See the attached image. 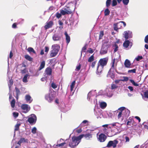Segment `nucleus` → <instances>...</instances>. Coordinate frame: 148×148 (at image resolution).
I'll return each instance as SVG.
<instances>
[{
    "instance_id": "43",
    "label": "nucleus",
    "mask_w": 148,
    "mask_h": 148,
    "mask_svg": "<svg viewBox=\"0 0 148 148\" xmlns=\"http://www.w3.org/2000/svg\"><path fill=\"white\" fill-rule=\"evenodd\" d=\"M28 72V71L25 68L23 70H21V73L22 74H24L25 73L27 72Z\"/></svg>"
},
{
    "instance_id": "37",
    "label": "nucleus",
    "mask_w": 148,
    "mask_h": 148,
    "mask_svg": "<svg viewBox=\"0 0 148 148\" xmlns=\"http://www.w3.org/2000/svg\"><path fill=\"white\" fill-rule=\"evenodd\" d=\"M130 81L134 86H139V84L135 83L133 80L130 79Z\"/></svg>"
},
{
    "instance_id": "52",
    "label": "nucleus",
    "mask_w": 148,
    "mask_h": 148,
    "mask_svg": "<svg viewBox=\"0 0 148 148\" xmlns=\"http://www.w3.org/2000/svg\"><path fill=\"white\" fill-rule=\"evenodd\" d=\"M122 1L125 5H127L129 2V0H123Z\"/></svg>"
},
{
    "instance_id": "10",
    "label": "nucleus",
    "mask_w": 148,
    "mask_h": 148,
    "mask_svg": "<svg viewBox=\"0 0 148 148\" xmlns=\"http://www.w3.org/2000/svg\"><path fill=\"white\" fill-rule=\"evenodd\" d=\"M130 45V48L132 45V43L128 40H125L123 43V46L124 49H128V47Z\"/></svg>"
},
{
    "instance_id": "46",
    "label": "nucleus",
    "mask_w": 148,
    "mask_h": 148,
    "mask_svg": "<svg viewBox=\"0 0 148 148\" xmlns=\"http://www.w3.org/2000/svg\"><path fill=\"white\" fill-rule=\"evenodd\" d=\"M117 4V2L116 0H113L112 1V6H114L116 5Z\"/></svg>"
},
{
    "instance_id": "60",
    "label": "nucleus",
    "mask_w": 148,
    "mask_h": 148,
    "mask_svg": "<svg viewBox=\"0 0 148 148\" xmlns=\"http://www.w3.org/2000/svg\"><path fill=\"white\" fill-rule=\"evenodd\" d=\"M144 95L145 97L148 98V91H146L144 92Z\"/></svg>"
},
{
    "instance_id": "3",
    "label": "nucleus",
    "mask_w": 148,
    "mask_h": 148,
    "mask_svg": "<svg viewBox=\"0 0 148 148\" xmlns=\"http://www.w3.org/2000/svg\"><path fill=\"white\" fill-rule=\"evenodd\" d=\"M108 60V57L100 59L98 62L97 64L104 67L107 65Z\"/></svg>"
},
{
    "instance_id": "24",
    "label": "nucleus",
    "mask_w": 148,
    "mask_h": 148,
    "mask_svg": "<svg viewBox=\"0 0 148 148\" xmlns=\"http://www.w3.org/2000/svg\"><path fill=\"white\" fill-rule=\"evenodd\" d=\"M24 58L27 60L32 61L33 60V58L31 57L30 56L28 55H26L25 56Z\"/></svg>"
},
{
    "instance_id": "59",
    "label": "nucleus",
    "mask_w": 148,
    "mask_h": 148,
    "mask_svg": "<svg viewBox=\"0 0 148 148\" xmlns=\"http://www.w3.org/2000/svg\"><path fill=\"white\" fill-rule=\"evenodd\" d=\"M17 24L16 23H14L12 25V27L13 28H17Z\"/></svg>"
},
{
    "instance_id": "50",
    "label": "nucleus",
    "mask_w": 148,
    "mask_h": 148,
    "mask_svg": "<svg viewBox=\"0 0 148 148\" xmlns=\"http://www.w3.org/2000/svg\"><path fill=\"white\" fill-rule=\"evenodd\" d=\"M104 35L103 32V31H100L99 35V39H101Z\"/></svg>"
},
{
    "instance_id": "18",
    "label": "nucleus",
    "mask_w": 148,
    "mask_h": 148,
    "mask_svg": "<svg viewBox=\"0 0 148 148\" xmlns=\"http://www.w3.org/2000/svg\"><path fill=\"white\" fill-rule=\"evenodd\" d=\"M45 61H42L40 63L39 67L38 69V71H40L44 68L45 66Z\"/></svg>"
},
{
    "instance_id": "11",
    "label": "nucleus",
    "mask_w": 148,
    "mask_h": 148,
    "mask_svg": "<svg viewBox=\"0 0 148 148\" xmlns=\"http://www.w3.org/2000/svg\"><path fill=\"white\" fill-rule=\"evenodd\" d=\"M125 109V107H122L119 108L117 111V112L119 113L118 115V118L119 119L121 117L122 115L123 116V112L124 111V110Z\"/></svg>"
},
{
    "instance_id": "53",
    "label": "nucleus",
    "mask_w": 148,
    "mask_h": 148,
    "mask_svg": "<svg viewBox=\"0 0 148 148\" xmlns=\"http://www.w3.org/2000/svg\"><path fill=\"white\" fill-rule=\"evenodd\" d=\"M65 144H66L65 143H63L60 144H58L56 146L58 147H62Z\"/></svg>"
},
{
    "instance_id": "5",
    "label": "nucleus",
    "mask_w": 148,
    "mask_h": 148,
    "mask_svg": "<svg viewBox=\"0 0 148 148\" xmlns=\"http://www.w3.org/2000/svg\"><path fill=\"white\" fill-rule=\"evenodd\" d=\"M110 46L109 44H104L101 49L100 51V53L102 54H104L107 53L108 48Z\"/></svg>"
},
{
    "instance_id": "35",
    "label": "nucleus",
    "mask_w": 148,
    "mask_h": 148,
    "mask_svg": "<svg viewBox=\"0 0 148 148\" xmlns=\"http://www.w3.org/2000/svg\"><path fill=\"white\" fill-rule=\"evenodd\" d=\"M123 35L124 37L125 38L126 40H127V39L128 38L129 36L128 33H127V31H125L124 32Z\"/></svg>"
},
{
    "instance_id": "34",
    "label": "nucleus",
    "mask_w": 148,
    "mask_h": 148,
    "mask_svg": "<svg viewBox=\"0 0 148 148\" xmlns=\"http://www.w3.org/2000/svg\"><path fill=\"white\" fill-rule=\"evenodd\" d=\"M105 16H108L109 15L110 13V11L108 8L106 9L104 11Z\"/></svg>"
},
{
    "instance_id": "62",
    "label": "nucleus",
    "mask_w": 148,
    "mask_h": 148,
    "mask_svg": "<svg viewBox=\"0 0 148 148\" xmlns=\"http://www.w3.org/2000/svg\"><path fill=\"white\" fill-rule=\"evenodd\" d=\"M123 78H124V79L123 80H122V81H127L129 80V78L128 77H123Z\"/></svg>"
},
{
    "instance_id": "2",
    "label": "nucleus",
    "mask_w": 148,
    "mask_h": 148,
    "mask_svg": "<svg viewBox=\"0 0 148 148\" xmlns=\"http://www.w3.org/2000/svg\"><path fill=\"white\" fill-rule=\"evenodd\" d=\"M52 47V49L50 54L51 58L55 56L58 54L60 49V46L57 44L53 45Z\"/></svg>"
},
{
    "instance_id": "6",
    "label": "nucleus",
    "mask_w": 148,
    "mask_h": 148,
    "mask_svg": "<svg viewBox=\"0 0 148 148\" xmlns=\"http://www.w3.org/2000/svg\"><path fill=\"white\" fill-rule=\"evenodd\" d=\"M118 143V141L116 140H115L114 141L110 140L109 141L106 147H110L112 146L113 148H114L116 147V145Z\"/></svg>"
},
{
    "instance_id": "33",
    "label": "nucleus",
    "mask_w": 148,
    "mask_h": 148,
    "mask_svg": "<svg viewBox=\"0 0 148 148\" xmlns=\"http://www.w3.org/2000/svg\"><path fill=\"white\" fill-rule=\"evenodd\" d=\"M58 23L60 26L59 27V28L61 30L63 28V23L60 20L58 21Z\"/></svg>"
},
{
    "instance_id": "25",
    "label": "nucleus",
    "mask_w": 148,
    "mask_h": 148,
    "mask_svg": "<svg viewBox=\"0 0 148 148\" xmlns=\"http://www.w3.org/2000/svg\"><path fill=\"white\" fill-rule=\"evenodd\" d=\"M31 97L29 95H27L25 96V99L27 101H29V103H31L32 101V100H31Z\"/></svg>"
},
{
    "instance_id": "14",
    "label": "nucleus",
    "mask_w": 148,
    "mask_h": 148,
    "mask_svg": "<svg viewBox=\"0 0 148 148\" xmlns=\"http://www.w3.org/2000/svg\"><path fill=\"white\" fill-rule=\"evenodd\" d=\"M103 68V67L100 66L97 64L96 71L97 74L99 75H100L102 72Z\"/></svg>"
},
{
    "instance_id": "54",
    "label": "nucleus",
    "mask_w": 148,
    "mask_h": 148,
    "mask_svg": "<svg viewBox=\"0 0 148 148\" xmlns=\"http://www.w3.org/2000/svg\"><path fill=\"white\" fill-rule=\"evenodd\" d=\"M143 59V57L142 56H137V58H136V60L137 61H139L140 60H141Z\"/></svg>"
},
{
    "instance_id": "29",
    "label": "nucleus",
    "mask_w": 148,
    "mask_h": 148,
    "mask_svg": "<svg viewBox=\"0 0 148 148\" xmlns=\"http://www.w3.org/2000/svg\"><path fill=\"white\" fill-rule=\"evenodd\" d=\"M13 82L12 79H10L8 83V85L9 86V88L10 89L11 88V87L12 85L13 84Z\"/></svg>"
},
{
    "instance_id": "26",
    "label": "nucleus",
    "mask_w": 148,
    "mask_h": 148,
    "mask_svg": "<svg viewBox=\"0 0 148 148\" xmlns=\"http://www.w3.org/2000/svg\"><path fill=\"white\" fill-rule=\"evenodd\" d=\"M84 135V136L85 138L88 139L90 138H91L92 137V134L88 133L86 134H85V135L83 134Z\"/></svg>"
},
{
    "instance_id": "44",
    "label": "nucleus",
    "mask_w": 148,
    "mask_h": 148,
    "mask_svg": "<svg viewBox=\"0 0 148 148\" xmlns=\"http://www.w3.org/2000/svg\"><path fill=\"white\" fill-rule=\"evenodd\" d=\"M15 90L16 92V95H20V91L19 90V89L17 87H15Z\"/></svg>"
},
{
    "instance_id": "8",
    "label": "nucleus",
    "mask_w": 148,
    "mask_h": 148,
    "mask_svg": "<svg viewBox=\"0 0 148 148\" xmlns=\"http://www.w3.org/2000/svg\"><path fill=\"white\" fill-rule=\"evenodd\" d=\"M107 136L103 133L100 134L98 136V139L100 142H103L106 140Z\"/></svg>"
},
{
    "instance_id": "36",
    "label": "nucleus",
    "mask_w": 148,
    "mask_h": 148,
    "mask_svg": "<svg viewBox=\"0 0 148 148\" xmlns=\"http://www.w3.org/2000/svg\"><path fill=\"white\" fill-rule=\"evenodd\" d=\"M88 45L87 44H86L82 48V51L81 52H86V49L87 46Z\"/></svg>"
},
{
    "instance_id": "57",
    "label": "nucleus",
    "mask_w": 148,
    "mask_h": 148,
    "mask_svg": "<svg viewBox=\"0 0 148 148\" xmlns=\"http://www.w3.org/2000/svg\"><path fill=\"white\" fill-rule=\"evenodd\" d=\"M81 67V65L80 64H79L78 66H77L76 67L75 71H79Z\"/></svg>"
},
{
    "instance_id": "61",
    "label": "nucleus",
    "mask_w": 148,
    "mask_h": 148,
    "mask_svg": "<svg viewBox=\"0 0 148 148\" xmlns=\"http://www.w3.org/2000/svg\"><path fill=\"white\" fill-rule=\"evenodd\" d=\"M45 52L47 53L49 51V48L47 46H45Z\"/></svg>"
},
{
    "instance_id": "47",
    "label": "nucleus",
    "mask_w": 148,
    "mask_h": 148,
    "mask_svg": "<svg viewBox=\"0 0 148 148\" xmlns=\"http://www.w3.org/2000/svg\"><path fill=\"white\" fill-rule=\"evenodd\" d=\"M136 69H133L129 70L128 71V73H136Z\"/></svg>"
},
{
    "instance_id": "27",
    "label": "nucleus",
    "mask_w": 148,
    "mask_h": 148,
    "mask_svg": "<svg viewBox=\"0 0 148 148\" xmlns=\"http://www.w3.org/2000/svg\"><path fill=\"white\" fill-rule=\"evenodd\" d=\"M27 50L28 51L29 53H31V52H33V53L36 54V52L34 49L32 47H29Z\"/></svg>"
},
{
    "instance_id": "4",
    "label": "nucleus",
    "mask_w": 148,
    "mask_h": 148,
    "mask_svg": "<svg viewBox=\"0 0 148 148\" xmlns=\"http://www.w3.org/2000/svg\"><path fill=\"white\" fill-rule=\"evenodd\" d=\"M55 96L52 92L46 94L45 96V98L49 102L51 103L53 101Z\"/></svg>"
},
{
    "instance_id": "9",
    "label": "nucleus",
    "mask_w": 148,
    "mask_h": 148,
    "mask_svg": "<svg viewBox=\"0 0 148 148\" xmlns=\"http://www.w3.org/2000/svg\"><path fill=\"white\" fill-rule=\"evenodd\" d=\"M123 24L121 22V21L116 23H115L113 25L114 30L118 32V30L120 29L122 27Z\"/></svg>"
},
{
    "instance_id": "15",
    "label": "nucleus",
    "mask_w": 148,
    "mask_h": 148,
    "mask_svg": "<svg viewBox=\"0 0 148 148\" xmlns=\"http://www.w3.org/2000/svg\"><path fill=\"white\" fill-rule=\"evenodd\" d=\"M124 112H123V118L126 117H128L129 116L130 113V111L127 109H125L124 110Z\"/></svg>"
},
{
    "instance_id": "39",
    "label": "nucleus",
    "mask_w": 148,
    "mask_h": 148,
    "mask_svg": "<svg viewBox=\"0 0 148 148\" xmlns=\"http://www.w3.org/2000/svg\"><path fill=\"white\" fill-rule=\"evenodd\" d=\"M21 124L19 123L17 124L15 126V131H18L19 130V127Z\"/></svg>"
},
{
    "instance_id": "64",
    "label": "nucleus",
    "mask_w": 148,
    "mask_h": 148,
    "mask_svg": "<svg viewBox=\"0 0 148 148\" xmlns=\"http://www.w3.org/2000/svg\"><path fill=\"white\" fill-rule=\"evenodd\" d=\"M115 48L114 50V52H115L118 50V47L117 45H115Z\"/></svg>"
},
{
    "instance_id": "7",
    "label": "nucleus",
    "mask_w": 148,
    "mask_h": 148,
    "mask_svg": "<svg viewBox=\"0 0 148 148\" xmlns=\"http://www.w3.org/2000/svg\"><path fill=\"white\" fill-rule=\"evenodd\" d=\"M37 118L35 115L32 114L30 117L29 118L27 121L31 124H34L36 121Z\"/></svg>"
},
{
    "instance_id": "12",
    "label": "nucleus",
    "mask_w": 148,
    "mask_h": 148,
    "mask_svg": "<svg viewBox=\"0 0 148 148\" xmlns=\"http://www.w3.org/2000/svg\"><path fill=\"white\" fill-rule=\"evenodd\" d=\"M53 25V22L52 21H50L47 22L44 26L45 29H48L51 28Z\"/></svg>"
},
{
    "instance_id": "42",
    "label": "nucleus",
    "mask_w": 148,
    "mask_h": 148,
    "mask_svg": "<svg viewBox=\"0 0 148 148\" xmlns=\"http://www.w3.org/2000/svg\"><path fill=\"white\" fill-rule=\"evenodd\" d=\"M62 14L58 12H57L56 14V18H60Z\"/></svg>"
},
{
    "instance_id": "32",
    "label": "nucleus",
    "mask_w": 148,
    "mask_h": 148,
    "mask_svg": "<svg viewBox=\"0 0 148 148\" xmlns=\"http://www.w3.org/2000/svg\"><path fill=\"white\" fill-rule=\"evenodd\" d=\"M60 11L62 15H64L66 14H68V13L67 12V11L64 10H61Z\"/></svg>"
},
{
    "instance_id": "16",
    "label": "nucleus",
    "mask_w": 148,
    "mask_h": 148,
    "mask_svg": "<svg viewBox=\"0 0 148 148\" xmlns=\"http://www.w3.org/2000/svg\"><path fill=\"white\" fill-rule=\"evenodd\" d=\"M45 72L47 75H51L52 72V69L49 67H47L46 69Z\"/></svg>"
},
{
    "instance_id": "1",
    "label": "nucleus",
    "mask_w": 148,
    "mask_h": 148,
    "mask_svg": "<svg viewBox=\"0 0 148 148\" xmlns=\"http://www.w3.org/2000/svg\"><path fill=\"white\" fill-rule=\"evenodd\" d=\"M83 137V134L80 135L77 137L73 136L72 138V142L69 144V146L72 147L76 146L79 143Z\"/></svg>"
},
{
    "instance_id": "58",
    "label": "nucleus",
    "mask_w": 148,
    "mask_h": 148,
    "mask_svg": "<svg viewBox=\"0 0 148 148\" xmlns=\"http://www.w3.org/2000/svg\"><path fill=\"white\" fill-rule=\"evenodd\" d=\"M144 40L145 43H148V35L145 37Z\"/></svg>"
},
{
    "instance_id": "22",
    "label": "nucleus",
    "mask_w": 148,
    "mask_h": 148,
    "mask_svg": "<svg viewBox=\"0 0 148 148\" xmlns=\"http://www.w3.org/2000/svg\"><path fill=\"white\" fill-rule=\"evenodd\" d=\"M53 39L54 41L59 40L60 39V37L57 35L54 34L53 36Z\"/></svg>"
},
{
    "instance_id": "20",
    "label": "nucleus",
    "mask_w": 148,
    "mask_h": 148,
    "mask_svg": "<svg viewBox=\"0 0 148 148\" xmlns=\"http://www.w3.org/2000/svg\"><path fill=\"white\" fill-rule=\"evenodd\" d=\"M64 34L66 36V42L67 44H68L70 41V36L68 35L67 32H65L64 33Z\"/></svg>"
},
{
    "instance_id": "19",
    "label": "nucleus",
    "mask_w": 148,
    "mask_h": 148,
    "mask_svg": "<svg viewBox=\"0 0 148 148\" xmlns=\"http://www.w3.org/2000/svg\"><path fill=\"white\" fill-rule=\"evenodd\" d=\"M64 9L67 11V12L68 13V14H71L72 12V10L70 7H66Z\"/></svg>"
},
{
    "instance_id": "21",
    "label": "nucleus",
    "mask_w": 148,
    "mask_h": 148,
    "mask_svg": "<svg viewBox=\"0 0 148 148\" xmlns=\"http://www.w3.org/2000/svg\"><path fill=\"white\" fill-rule=\"evenodd\" d=\"M29 74H26L23 77V81L24 83L27 82V78H29Z\"/></svg>"
},
{
    "instance_id": "41",
    "label": "nucleus",
    "mask_w": 148,
    "mask_h": 148,
    "mask_svg": "<svg viewBox=\"0 0 148 148\" xmlns=\"http://www.w3.org/2000/svg\"><path fill=\"white\" fill-rule=\"evenodd\" d=\"M20 140L21 142L22 143H25V142H27L28 140L27 139H25L24 138H21Z\"/></svg>"
},
{
    "instance_id": "51",
    "label": "nucleus",
    "mask_w": 148,
    "mask_h": 148,
    "mask_svg": "<svg viewBox=\"0 0 148 148\" xmlns=\"http://www.w3.org/2000/svg\"><path fill=\"white\" fill-rule=\"evenodd\" d=\"M97 63V61H94L93 62L91 63V66L92 68H93L96 64Z\"/></svg>"
},
{
    "instance_id": "30",
    "label": "nucleus",
    "mask_w": 148,
    "mask_h": 148,
    "mask_svg": "<svg viewBox=\"0 0 148 148\" xmlns=\"http://www.w3.org/2000/svg\"><path fill=\"white\" fill-rule=\"evenodd\" d=\"M75 81L74 80L72 82L71 85V92L73 91V88L74 87L75 84Z\"/></svg>"
},
{
    "instance_id": "49",
    "label": "nucleus",
    "mask_w": 148,
    "mask_h": 148,
    "mask_svg": "<svg viewBox=\"0 0 148 148\" xmlns=\"http://www.w3.org/2000/svg\"><path fill=\"white\" fill-rule=\"evenodd\" d=\"M51 86L52 87L53 89H55L57 87V85H56L55 83L53 82L51 83Z\"/></svg>"
},
{
    "instance_id": "55",
    "label": "nucleus",
    "mask_w": 148,
    "mask_h": 148,
    "mask_svg": "<svg viewBox=\"0 0 148 148\" xmlns=\"http://www.w3.org/2000/svg\"><path fill=\"white\" fill-rule=\"evenodd\" d=\"M87 52L90 53H92L94 52V51L92 48H89L88 50L87 51Z\"/></svg>"
},
{
    "instance_id": "13",
    "label": "nucleus",
    "mask_w": 148,
    "mask_h": 148,
    "mask_svg": "<svg viewBox=\"0 0 148 148\" xmlns=\"http://www.w3.org/2000/svg\"><path fill=\"white\" fill-rule=\"evenodd\" d=\"M22 109L24 111L23 112L24 113H26L30 110V108H28V105L26 104H23L21 106Z\"/></svg>"
},
{
    "instance_id": "38",
    "label": "nucleus",
    "mask_w": 148,
    "mask_h": 148,
    "mask_svg": "<svg viewBox=\"0 0 148 148\" xmlns=\"http://www.w3.org/2000/svg\"><path fill=\"white\" fill-rule=\"evenodd\" d=\"M111 0H107L106 2V6L108 8L110 5Z\"/></svg>"
},
{
    "instance_id": "17",
    "label": "nucleus",
    "mask_w": 148,
    "mask_h": 148,
    "mask_svg": "<svg viewBox=\"0 0 148 148\" xmlns=\"http://www.w3.org/2000/svg\"><path fill=\"white\" fill-rule=\"evenodd\" d=\"M124 65L125 67L130 68L131 65L130 62L128 59H126L124 62Z\"/></svg>"
},
{
    "instance_id": "23",
    "label": "nucleus",
    "mask_w": 148,
    "mask_h": 148,
    "mask_svg": "<svg viewBox=\"0 0 148 148\" xmlns=\"http://www.w3.org/2000/svg\"><path fill=\"white\" fill-rule=\"evenodd\" d=\"M107 106L106 103L104 102H102L100 103V107L102 109L105 108Z\"/></svg>"
},
{
    "instance_id": "31",
    "label": "nucleus",
    "mask_w": 148,
    "mask_h": 148,
    "mask_svg": "<svg viewBox=\"0 0 148 148\" xmlns=\"http://www.w3.org/2000/svg\"><path fill=\"white\" fill-rule=\"evenodd\" d=\"M15 99H13L10 102L11 106L12 108H14L15 107Z\"/></svg>"
},
{
    "instance_id": "45",
    "label": "nucleus",
    "mask_w": 148,
    "mask_h": 148,
    "mask_svg": "<svg viewBox=\"0 0 148 148\" xmlns=\"http://www.w3.org/2000/svg\"><path fill=\"white\" fill-rule=\"evenodd\" d=\"M36 128L35 127H34L32 129V132L33 134H35L36 133Z\"/></svg>"
},
{
    "instance_id": "48",
    "label": "nucleus",
    "mask_w": 148,
    "mask_h": 148,
    "mask_svg": "<svg viewBox=\"0 0 148 148\" xmlns=\"http://www.w3.org/2000/svg\"><path fill=\"white\" fill-rule=\"evenodd\" d=\"M13 116L15 118H17L18 116V113L17 112H14L13 113Z\"/></svg>"
},
{
    "instance_id": "40",
    "label": "nucleus",
    "mask_w": 148,
    "mask_h": 148,
    "mask_svg": "<svg viewBox=\"0 0 148 148\" xmlns=\"http://www.w3.org/2000/svg\"><path fill=\"white\" fill-rule=\"evenodd\" d=\"M115 61V59H114L112 60V65L111 68L110 69V70L111 69H114V63Z\"/></svg>"
},
{
    "instance_id": "28",
    "label": "nucleus",
    "mask_w": 148,
    "mask_h": 148,
    "mask_svg": "<svg viewBox=\"0 0 148 148\" xmlns=\"http://www.w3.org/2000/svg\"><path fill=\"white\" fill-rule=\"evenodd\" d=\"M94 54L91 55L88 59V62H91L94 61Z\"/></svg>"
},
{
    "instance_id": "56",
    "label": "nucleus",
    "mask_w": 148,
    "mask_h": 148,
    "mask_svg": "<svg viewBox=\"0 0 148 148\" xmlns=\"http://www.w3.org/2000/svg\"><path fill=\"white\" fill-rule=\"evenodd\" d=\"M132 121H133V119H129L128 121H127V125H131V124H129V123H131Z\"/></svg>"
},
{
    "instance_id": "63",
    "label": "nucleus",
    "mask_w": 148,
    "mask_h": 148,
    "mask_svg": "<svg viewBox=\"0 0 148 148\" xmlns=\"http://www.w3.org/2000/svg\"><path fill=\"white\" fill-rule=\"evenodd\" d=\"M128 88L131 91H132L133 90V88L131 86H129Z\"/></svg>"
}]
</instances>
